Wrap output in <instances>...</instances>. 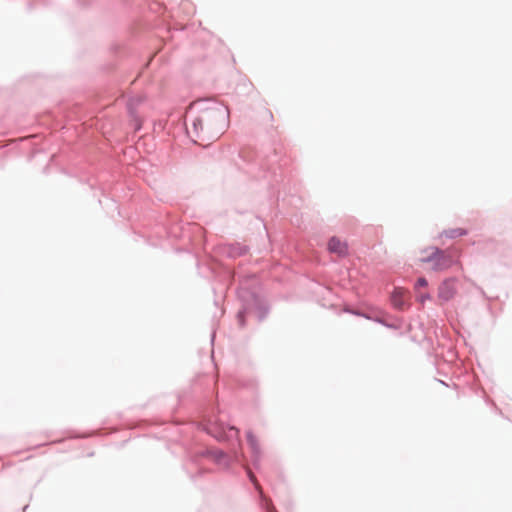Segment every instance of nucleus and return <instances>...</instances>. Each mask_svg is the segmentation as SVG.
Segmentation results:
<instances>
[{
    "mask_svg": "<svg viewBox=\"0 0 512 512\" xmlns=\"http://www.w3.org/2000/svg\"><path fill=\"white\" fill-rule=\"evenodd\" d=\"M227 111L218 104L203 108L193 119L188 133L195 143L208 146L223 133Z\"/></svg>",
    "mask_w": 512,
    "mask_h": 512,
    "instance_id": "obj_1",
    "label": "nucleus"
},
{
    "mask_svg": "<svg viewBox=\"0 0 512 512\" xmlns=\"http://www.w3.org/2000/svg\"><path fill=\"white\" fill-rule=\"evenodd\" d=\"M457 255L449 250H439L438 248H431L430 254L421 258L422 262L432 263L434 270H444L453 265Z\"/></svg>",
    "mask_w": 512,
    "mask_h": 512,
    "instance_id": "obj_2",
    "label": "nucleus"
},
{
    "mask_svg": "<svg viewBox=\"0 0 512 512\" xmlns=\"http://www.w3.org/2000/svg\"><path fill=\"white\" fill-rule=\"evenodd\" d=\"M456 281L454 279H447L443 281L438 288V299L441 303L447 302L456 295Z\"/></svg>",
    "mask_w": 512,
    "mask_h": 512,
    "instance_id": "obj_3",
    "label": "nucleus"
},
{
    "mask_svg": "<svg viewBox=\"0 0 512 512\" xmlns=\"http://www.w3.org/2000/svg\"><path fill=\"white\" fill-rule=\"evenodd\" d=\"M328 249L331 253H336L338 256H345L348 253V245L337 237H332L328 242Z\"/></svg>",
    "mask_w": 512,
    "mask_h": 512,
    "instance_id": "obj_4",
    "label": "nucleus"
},
{
    "mask_svg": "<svg viewBox=\"0 0 512 512\" xmlns=\"http://www.w3.org/2000/svg\"><path fill=\"white\" fill-rule=\"evenodd\" d=\"M403 295H404V291L402 289H397L394 291V293L392 295V302L395 307L403 308V306H404V301L402 299Z\"/></svg>",
    "mask_w": 512,
    "mask_h": 512,
    "instance_id": "obj_5",
    "label": "nucleus"
},
{
    "mask_svg": "<svg viewBox=\"0 0 512 512\" xmlns=\"http://www.w3.org/2000/svg\"><path fill=\"white\" fill-rule=\"evenodd\" d=\"M207 431H208V433L212 434L214 437L220 438V437H222V433L224 432V428L222 426L217 428L213 424H210L207 427Z\"/></svg>",
    "mask_w": 512,
    "mask_h": 512,
    "instance_id": "obj_6",
    "label": "nucleus"
},
{
    "mask_svg": "<svg viewBox=\"0 0 512 512\" xmlns=\"http://www.w3.org/2000/svg\"><path fill=\"white\" fill-rule=\"evenodd\" d=\"M466 234V231L462 228H458V229H454V230H451L447 233V236L448 237H451V238H455V237H459V236H463Z\"/></svg>",
    "mask_w": 512,
    "mask_h": 512,
    "instance_id": "obj_7",
    "label": "nucleus"
},
{
    "mask_svg": "<svg viewBox=\"0 0 512 512\" xmlns=\"http://www.w3.org/2000/svg\"><path fill=\"white\" fill-rule=\"evenodd\" d=\"M248 475H249V478L250 480L252 481V483L255 485V488L258 490V492L260 494H262V487L260 486V484L258 483L255 475L249 470L248 471Z\"/></svg>",
    "mask_w": 512,
    "mask_h": 512,
    "instance_id": "obj_8",
    "label": "nucleus"
},
{
    "mask_svg": "<svg viewBox=\"0 0 512 512\" xmlns=\"http://www.w3.org/2000/svg\"><path fill=\"white\" fill-rule=\"evenodd\" d=\"M247 439H248V442H249V444L251 445V447H252L254 450H256V448H257V441H256L255 436H254L252 433H250V432H249V433L247 434Z\"/></svg>",
    "mask_w": 512,
    "mask_h": 512,
    "instance_id": "obj_9",
    "label": "nucleus"
},
{
    "mask_svg": "<svg viewBox=\"0 0 512 512\" xmlns=\"http://www.w3.org/2000/svg\"><path fill=\"white\" fill-rule=\"evenodd\" d=\"M430 299V295L428 293H421V292H418V295H417V300L420 302V303H424L426 300H429Z\"/></svg>",
    "mask_w": 512,
    "mask_h": 512,
    "instance_id": "obj_10",
    "label": "nucleus"
},
{
    "mask_svg": "<svg viewBox=\"0 0 512 512\" xmlns=\"http://www.w3.org/2000/svg\"><path fill=\"white\" fill-rule=\"evenodd\" d=\"M428 284L427 280L424 277H421L416 282V290H418L420 287H426Z\"/></svg>",
    "mask_w": 512,
    "mask_h": 512,
    "instance_id": "obj_11",
    "label": "nucleus"
},
{
    "mask_svg": "<svg viewBox=\"0 0 512 512\" xmlns=\"http://www.w3.org/2000/svg\"><path fill=\"white\" fill-rule=\"evenodd\" d=\"M230 431H234L236 435H238V433H239L238 430L235 429L234 427H230Z\"/></svg>",
    "mask_w": 512,
    "mask_h": 512,
    "instance_id": "obj_12",
    "label": "nucleus"
}]
</instances>
